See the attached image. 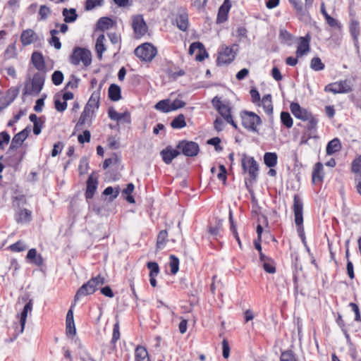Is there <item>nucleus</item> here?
Returning a JSON list of instances; mask_svg holds the SVG:
<instances>
[{"label":"nucleus","mask_w":361,"mask_h":361,"mask_svg":"<svg viewBox=\"0 0 361 361\" xmlns=\"http://www.w3.org/2000/svg\"><path fill=\"white\" fill-rule=\"evenodd\" d=\"M104 283L105 279L100 275L92 278L78 289L75 295L74 302H77L81 297L94 293Z\"/></svg>","instance_id":"nucleus-1"},{"label":"nucleus","mask_w":361,"mask_h":361,"mask_svg":"<svg viewBox=\"0 0 361 361\" xmlns=\"http://www.w3.org/2000/svg\"><path fill=\"white\" fill-rule=\"evenodd\" d=\"M243 126L251 132H257V127L261 125L260 117L252 111H244L241 113Z\"/></svg>","instance_id":"nucleus-2"},{"label":"nucleus","mask_w":361,"mask_h":361,"mask_svg":"<svg viewBox=\"0 0 361 361\" xmlns=\"http://www.w3.org/2000/svg\"><path fill=\"white\" fill-rule=\"evenodd\" d=\"M293 212L295 216V223L298 226V232L299 235L303 238L304 237V228L303 224V204L298 195L294 196L293 202Z\"/></svg>","instance_id":"nucleus-3"},{"label":"nucleus","mask_w":361,"mask_h":361,"mask_svg":"<svg viewBox=\"0 0 361 361\" xmlns=\"http://www.w3.org/2000/svg\"><path fill=\"white\" fill-rule=\"evenodd\" d=\"M92 55L89 50L77 47L74 49L71 56V63L74 65H79L80 63L85 67L90 65Z\"/></svg>","instance_id":"nucleus-4"},{"label":"nucleus","mask_w":361,"mask_h":361,"mask_svg":"<svg viewBox=\"0 0 361 361\" xmlns=\"http://www.w3.org/2000/svg\"><path fill=\"white\" fill-rule=\"evenodd\" d=\"M157 54V48L150 43H144L135 49V54L143 61H152Z\"/></svg>","instance_id":"nucleus-5"},{"label":"nucleus","mask_w":361,"mask_h":361,"mask_svg":"<svg viewBox=\"0 0 361 361\" xmlns=\"http://www.w3.org/2000/svg\"><path fill=\"white\" fill-rule=\"evenodd\" d=\"M237 47L235 44L232 47L222 46L219 51L217 63L224 65L231 63L235 58Z\"/></svg>","instance_id":"nucleus-6"},{"label":"nucleus","mask_w":361,"mask_h":361,"mask_svg":"<svg viewBox=\"0 0 361 361\" xmlns=\"http://www.w3.org/2000/svg\"><path fill=\"white\" fill-rule=\"evenodd\" d=\"M212 104L224 120L227 123H231L235 128H237V125L233 121L232 116L231 115V109L228 105L222 103L220 99L217 97H215L212 99Z\"/></svg>","instance_id":"nucleus-7"},{"label":"nucleus","mask_w":361,"mask_h":361,"mask_svg":"<svg viewBox=\"0 0 361 361\" xmlns=\"http://www.w3.org/2000/svg\"><path fill=\"white\" fill-rule=\"evenodd\" d=\"M324 91L334 94L348 93L352 91V87L350 81L344 80L329 84L325 87Z\"/></svg>","instance_id":"nucleus-8"},{"label":"nucleus","mask_w":361,"mask_h":361,"mask_svg":"<svg viewBox=\"0 0 361 361\" xmlns=\"http://www.w3.org/2000/svg\"><path fill=\"white\" fill-rule=\"evenodd\" d=\"M44 82V78L42 75L40 73L35 74L32 79L30 86L28 85L25 86L24 94H38L42 90Z\"/></svg>","instance_id":"nucleus-9"},{"label":"nucleus","mask_w":361,"mask_h":361,"mask_svg":"<svg viewBox=\"0 0 361 361\" xmlns=\"http://www.w3.org/2000/svg\"><path fill=\"white\" fill-rule=\"evenodd\" d=\"M242 166L245 172H248L251 179H256L258 171V164L253 157H245L242 159Z\"/></svg>","instance_id":"nucleus-10"},{"label":"nucleus","mask_w":361,"mask_h":361,"mask_svg":"<svg viewBox=\"0 0 361 361\" xmlns=\"http://www.w3.org/2000/svg\"><path fill=\"white\" fill-rule=\"evenodd\" d=\"M177 148L187 157H194L198 154L199 145L195 142L183 140L178 143Z\"/></svg>","instance_id":"nucleus-11"},{"label":"nucleus","mask_w":361,"mask_h":361,"mask_svg":"<svg viewBox=\"0 0 361 361\" xmlns=\"http://www.w3.org/2000/svg\"><path fill=\"white\" fill-rule=\"evenodd\" d=\"M351 170L355 174V188L357 192L361 195V156L353 160Z\"/></svg>","instance_id":"nucleus-12"},{"label":"nucleus","mask_w":361,"mask_h":361,"mask_svg":"<svg viewBox=\"0 0 361 361\" xmlns=\"http://www.w3.org/2000/svg\"><path fill=\"white\" fill-rule=\"evenodd\" d=\"M133 27L135 33L141 37L146 34L147 32V26L143 18L140 15H137L133 18Z\"/></svg>","instance_id":"nucleus-13"},{"label":"nucleus","mask_w":361,"mask_h":361,"mask_svg":"<svg viewBox=\"0 0 361 361\" xmlns=\"http://www.w3.org/2000/svg\"><path fill=\"white\" fill-rule=\"evenodd\" d=\"M30 133L29 127L25 128L24 130L20 131L14 135L12 139L9 150H13L20 147L23 142L26 140Z\"/></svg>","instance_id":"nucleus-14"},{"label":"nucleus","mask_w":361,"mask_h":361,"mask_svg":"<svg viewBox=\"0 0 361 361\" xmlns=\"http://www.w3.org/2000/svg\"><path fill=\"white\" fill-rule=\"evenodd\" d=\"M291 113L293 116L302 121H306L312 114L309 112L307 109L302 108L299 104L293 102L290 105Z\"/></svg>","instance_id":"nucleus-15"},{"label":"nucleus","mask_w":361,"mask_h":361,"mask_svg":"<svg viewBox=\"0 0 361 361\" xmlns=\"http://www.w3.org/2000/svg\"><path fill=\"white\" fill-rule=\"evenodd\" d=\"M310 35L305 37H299V43L296 50V56L298 58L302 57L310 51Z\"/></svg>","instance_id":"nucleus-16"},{"label":"nucleus","mask_w":361,"mask_h":361,"mask_svg":"<svg viewBox=\"0 0 361 361\" xmlns=\"http://www.w3.org/2000/svg\"><path fill=\"white\" fill-rule=\"evenodd\" d=\"M196 51L198 53L195 56V59L198 61H202L208 56L203 44L199 42L192 43L189 47L188 52L190 55H192Z\"/></svg>","instance_id":"nucleus-17"},{"label":"nucleus","mask_w":361,"mask_h":361,"mask_svg":"<svg viewBox=\"0 0 361 361\" xmlns=\"http://www.w3.org/2000/svg\"><path fill=\"white\" fill-rule=\"evenodd\" d=\"M101 85L98 88V90L94 91L85 108L92 111V112L95 113L96 110H97L99 107V100H100V94H101Z\"/></svg>","instance_id":"nucleus-18"},{"label":"nucleus","mask_w":361,"mask_h":361,"mask_svg":"<svg viewBox=\"0 0 361 361\" xmlns=\"http://www.w3.org/2000/svg\"><path fill=\"white\" fill-rule=\"evenodd\" d=\"M39 40L37 33L31 29L23 30L20 35V41L23 46L30 45Z\"/></svg>","instance_id":"nucleus-19"},{"label":"nucleus","mask_w":361,"mask_h":361,"mask_svg":"<svg viewBox=\"0 0 361 361\" xmlns=\"http://www.w3.org/2000/svg\"><path fill=\"white\" fill-rule=\"evenodd\" d=\"M98 185L97 177L93 173L91 174L87 181V190L85 196L87 199H91L93 197Z\"/></svg>","instance_id":"nucleus-20"},{"label":"nucleus","mask_w":361,"mask_h":361,"mask_svg":"<svg viewBox=\"0 0 361 361\" xmlns=\"http://www.w3.org/2000/svg\"><path fill=\"white\" fill-rule=\"evenodd\" d=\"M179 154L180 152L178 150L173 149L171 147H167L160 152L163 161L166 164H171L173 159L177 157Z\"/></svg>","instance_id":"nucleus-21"},{"label":"nucleus","mask_w":361,"mask_h":361,"mask_svg":"<svg viewBox=\"0 0 361 361\" xmlns=\"http://www.w3.org/2000/svg\"><path fill=\"white\" fill-rule=\"evenodd\" d=\"M231 4L229 0H224V4L220 6L216 22L218 23H222L225 22L228 18V14L231 8Z\"/></svg>","instance_id":"nucleus-22"},{"label":"nucleus","mask_w":361,"mask_h":361,"mask_svg":"<svg viewBox=\"0 0 361 361\" xmlns=\"http://www.w3.org/2000/svg\"><path fill=\"white\" fill-rule=\"evenodd\" d=\"M109 117L114 121H124L128 123L130 122V116L128 111L124 113H118L114 108H110L108 111Z\"/></svg>","instance_id":"nucleus-23"},{"label":"nucleus","mask_w":361,"mask_h":361,"mask_svg":"<svg viewBox=\"0 0 361 361\" xmlns=\"http://www.w3.org/2000/svg\"><path fill=\"white\" fill-rule=\"evenodd\" d=\"M260 262L263 268L267 273L274 274L276 272L274 263L269 257L265 256L262 252L260 253Z\"/></svg>","instance_id":"nucleus-24"},{"label":"nucleus","mask_w":361,"mask_h":361,"mask_svg":"<svg viewBox=\"0 0 361 361\" xmlns=\"http://www.w3.org/2000/svg\"><path fill=\"white\" fill-rule=\"evenodd\" d=\"M32 310V302L30 300L23 308V312L20 313V331L19 334H22L25 329L27 314L31 312Z\"/></svg>","instance_id":"nucleus-25"},{"label":"nucleus","mask_w":361,"mask_h":361,"mask_svg":"<svg viewBox=\"0 0 361 361\" xmlns=\"http://www.w3.org/2000/svg\"><path fill=\"white\" fill-rule=\"evenodd\" d=\"M176 23L178 27L183 31H185L188 27V16L185 11L179 12L176 16Z\"/></svg>","instance_id":"nucleus-26"},{"label":"nucleus","mask_w":361,"mask_h":361,"mask_svg":"<svg viewBox=\"0 0 361 361\" xmlns=\"http://www.w3.org/2000/svg\"><path fill=\"white\" fill-rule=\"evenodd\" d=\"M105 41L106 37L104 34L99 35L96 40L95 49L99 59H102V54L106 51Z\"/></svg>","instance_id":"nucleus-27"},{"label":"nucleus","mask_w":361,"mask_h":361,"mask_svg":"<svg viewBox=\"0 0 361 361\" xmlns=\"http://www.w3.org/2000/svg\"><path fill=\"white\" fill-rule=\"evenodd\" d=\"M94 116V113L86 108L84 109L82 112L79 120L77 123V126H83L85 123H90L92 118Z\"/></svg>","instance_id":"nucleus-28"},{"label":"nucleus","mask_w":361,"mask_h":361,"mask_svg":"<svg viewBox=\"0 0 361 361\" xmlns=\"http://www.w3.org/2000/svg\"><path fill=\"white\" fill-rule=\"evenodd\" d=\"M323 165L322 163L318 162L315 164L312 171V182L314 184L321 183L323 180Z\"/></svg>","instance_id":"nucleus-29"},{"label":"nucleus","mask_w":361,"mask_h":361,"mask_svg":"<svg viewBox=\"0 0 361 361\" xmlns=\"http://www.w3.org/2000/svg\"><path fill=\"white\" fill-rule=\"evenodd\" d=\"M135 361H150L147 349L141 345H138L135 351Z\"/></svg>","instance_id":"nucleus-30"},{"label":"nucleus","mask_w":361,"mask_h":361,"mask_svg":"<svg viewBox=\"0 0 361 361\" xmlns=\"http://www.w3.org/2000/svg\"><path fill=\"white\" fill-rule=\"evenodd\" d=\"M260 106L262 105L264 111L267 114H271L273 112V105H272V101H271V94H266L264 95L262 100L259 102Z\"/></svg>","instance_id":"nucleus-31"},{"label":"nucleus","mask_w":361,"mask_h":361,"mask_svg":"<svg viewBox=\"0 0 361 361\" xmlns=\"http://www.w3.org/2000/svg\"><path fill=\"white\" fill-rule=\"evenodd\" d=\"M341 149V144L340 140L338 138H334L327 144L326 151L327 154L331 155L340 151Z\"/></svg>","instance_id":"nucleus-32"},{"label":"nucleus","mask_w":361,"mask_h":361,"mask_svg":"<svg viewBox=\"0 0 361 361\" xmlns=\"http://www.w3.org/2000/svg\"><path fill=\"white\" fill-rule=\"evenodd\" d=\"M62 14L66 23H73L78 18V14L75 8H63Z\"/></svg>","instance_id":"nucleus-33"},{"label":"nucleus","mask_w":361,"mask_h":361,"mask_svg":"<svg viewBox=\"0 0 361 361\" xmlns=\"http://www.w3.org/2000/svg\"><path fill=\"white\" fill-rule=\"evenodd\" d=\"M278 157L275 152H266L264 155V161L267 166L271 168L277 164Z\"/></svg>","instance_id":"nucleus-34"},{"label":"nucleus","mask_w":361,"mask_h":361,"mask_svg":"<svg viewBox=\"0 0 361 361\" xmlns=\"http://www.w3.org/2000/svg\"><path fill=\"white\" fill-rule=\"evenodd\" d=\"M109 97L111 100L116 102L121 99V88L115 84H112L109 87Z\"/></svg>","instance_id":"nucleus-35"},{"label":"nucleus","mask_w":361,"mask_h":361,"mask_svg":"<svg viewBox=\"0 0 361 361\" xmlns=\"http://www.w3.org/2000/svg\"><path fill=\"white\" fill-rule=\"evenodd\" d=\"M154 108L161 112L168 113L172 111L171 109V101L170 99H163L157 102Z\"/></svg>","instance_id":"nucleus-36"},{"label":"nucleus","mask_w":361,"mask_h":361,"mask_svg":"<svg viewBox=\"0 0 361 361\" xmlns=\"http://www.w3.org/2000/svg\"><path fill=\"white\" fill-rule=\"evenodd\" d=\"M32 61L35 67L38 69L41 70L44 68V59L42 57V55L39 52H34L32 54Z\"/></svg>","instance_id":"nucleus-37"},{"label":"nucleus","mask_w":361,"mask_h":361,"mask_svg":"<svg viewBox=\"0 0 361 361\" xmlns=\"http://www.w3.org/2000/svg\"><path fill=\"white\" fill-rule=\"evenodd\" d=\"M350 32L354 39V41L357 42L358 37L360 35V24L359 22L353 20H351L349 26Z\"/></svg>","instance_id":"nucleus-38"},{"label":"nucleus","mask_w":361,"mask_h":361,"mask_svg":"<svg viewBox=\"0 0 361 361\" xmlns=\"http://www.w3.org/2000/svg\"><path fill=\"white\" fill-rule=\"evenodd\" d=\"M305 121L307 122V125L305 126V128L307 130L306 132L312 133L315 135L318 120L315 118L314 116L312 115Z\"/></svg>","instance_id":"nucleus-39"},{"label":"nucleus","mask_w":361,"mask_h":361,"mask_svg":"<svg viewBox=\"0 0 361 361\" xmlns=\"http://www.w3.org/2000/svg\"><path fill=\"white\" fill-rule=\"evenodd\" d=\"M168 233L166 230L161 231L157 236V248L161 250L165 246L167 242Z\"/></svg>","instance_id":"nucleus-40"},{"label":"nucleus","mask_w":361,"mask_h":361,"mask_svg":"<svg viewBox=\"0 0 361 361\" xmlns=\"http://www.w3.org/2000/svg\"><path fill=\"white\" fill-rule=\"evenodd\" d=\"M113 20L107 17H103L99 18L97 22V27L101 30H108L109 27H112Z\"/></svg>","instance_id":"nucleus-41"},{"label":"nucleus","mask_w":361,"mask_h":361,"mask_svg":"<svg viewBox=\"0 0 361 361\" xmlns=\"http://www.w3.org/2000/svg\"><path fill=\"white\" fill-rule=\"evenodd\" d=\"M171 126L173 128H183L186 126L185 121V116L183 114H179L176 117L171 123Z\"/></svg>","instance_id":"nucleus-42"},{"label":"nucleus","mask_w":361,"mask_h":361,"mask_svg":"<svg viewBox=\"0 0 361 361\" xmlns=\"http://www.w3.org/2000/svg\"><path fill=\"white\" fill-rule=\"evenodd\" d=\"M27 259L32 260L34 263L37 265H40L42 263V259L40 256H37L36 249H30L27 254Z\"/></svg>","instance_id":"nucleus-43"},{"label":"nucleus","mask_w":361,"mask_h":361,"mask_svg":"<svg viewBox=\"0 0 361 361\" xmlns=\"http://www.w3.org/2000/svg\"><path fill=\"white\" fill-rule=\"evenodd\" d=\"M169 267L172 274H176L179 270V259L175 255H171Z\"/></svg>","instance_id":"nucleus-44"},{"label":"nucleus","mask_w":361,"mask_h":361,"mask_svg":"<svg viewBox=\"0 0 361 361\" xmlns=\"http://www.w3.org/2000/svg\"><path fill=\"white\" fill-rule=\"evenodd\" d=\"M310 67L314 71H319L324 68V64L319 57H314L311 60Z\"/></svg>","instance_id":"nucleus-45"},{"label":"nucleus","mask_w":361,"mask_h":361,"mask_svg":"<svg viewBox=\"0 0 361 361\" xmlns=\"http://www.w3.org/2000/svg\"><path fill=\"white\" fill-rule=\"evenodd\" d=\"M281 120L282 123L288 128H290L293 126V119L288 112H281Z\"/></svg>","instance_id":"nucleus-46"},{"label":"nucleus","mask_w":361,"mask_h":361,"mask_svg":"<svg viewBox=\"0 0 361 361\" xmlns=\"http://www.w3.org/2000/svg\"><path fill=\"white\" fill-rule=\"evenodd\" d=\"M16 48L14 44H9L4 51V57L6 59H10L16 56Z\"/></svg>","instance_id":"nucleus-47"},{"label":"nucleus","mask_w":361,"mask_h":361,"mask_svg":"<svg viewBox=\"0 0 361 361\" xmlns=\"http://www.w3.org/2000/svg\"><path fill=\"white\" fill-rule=\"evenodd\" d=\"M51 80L55 85H59L63 80V74L60 71H56L51 75Z\"/></svg>","instance_id":"nucleus-48"},{"label":"nucleus","mask_w":361,"mask_h":361,"mask_svg":"<svg viewBox=\"0 0 361 361\" xmlns=\"http://www.w3.org/2000/svg\"><path fill=\"white\" fill-rule=\"evenodd\" d=\"M290 2L293 4L297 13L301 16H305V10L303 8L302 3L298 0H290Z\"/></svg>","instance_id":"nucleus-49"},{"label":"nucleus","mask_w":361,"mask_h":361,"mask_svg":"<svg viewBox=\"0 0 361 361\" xmlns=\"http://www.w3.org/2000/svg\"><path fill=\"white\" fill-rule=\"evenodd\" d=\"M27 246L23 241H18L16 243L10 245L9 248L13 252H21L26 250Z\"/></svg>","instance_id":"nucleus-50"},{"label":"nucleus","mask_w":361,"mask_h":361,"mask_svg":"<svg viewBox=\"0 0 361 361\" xmlns=\"http://www.w3.org/2000/svg\"><path fill=\"white\" fill-rule=\"evenodd\" d=\"M10 141V135L8 133L4 131L0 133V148L4 149L5 145H8Z\"/></svg>","instance_id":"nucleus-51"},{"label":"nucleus","mask_w":361,"mask_h":361,"mask_svg":"<svg viewBox=\"0 0 361 361\" xmlns=\"http://www.w3.org/2000/svg\"><path fill=\"white\" fill-rule=\"evenodd\" d=\"M281 361H297V359L292 351H286L281 353Z\"/></svg>","instance_id":"nucleus-52"},{"label":"nucleus","mask_w":361,"mask_h":361,"mask_svg":"<svg viewBox=\"0 0 361 361\" xmlns=\"http://www.w3.org/2000/svg\"><path fill=\"white\" fill-rule=\"evenodd\" d=\"M120 192L119 188H112V187H107L103 192V194L104 195H112V199H115L118 197Z\"/></svg>","instance_id":"nucleus-53"},{"label":"nucleus","mask_w":361,"mask_h":361,"mask_svg":"<svg viewBox=\"0 0 361 361\" xmlns=\"http://www.w3.org/2000/svg\"><path fill=\"white\" fill-rule=\"evenodd\" d=\"M147 268L150 270L149 275L157 276L159 272V267L157 262H149L147 263Z\"/></svg>","instance_id":"nucleus-54"},{"label":"nucleus","mask_w":361,"mask_h":361,"mask_svg":"<svg viewBox=\"0 0 361 361\" xmlns=\"http://www.w3.org/2000/svg\"><path fill=\"white\" fill-rule=\"evenodd\" d=\"M51 13V10L49 7L43 5L40 6L39 15L41 20H46Z\"/></svg>","instance_id":"nucleus-55"},{"label":"nucleus","mask_w":361,"mask_h":361,"mask_svg":"<svg viewBox=\"0 0 361 361\" xmlns=\"http://www.w3.org/2000/svg\"><path fill=\"white\" fill-rule=\"evenodd\" d=\"M90 132L87 130L83 131L82 134L78 136V140L80 143L89 142L90 141Z\"/></svg>","instance_id":"nucleus-56"},{"label":"nucleus","mask_w":361,"mask_h":361,"mask_svg":"<svg viewBox=\"0 0 361 361\" xmlns=\"http://www.w3.org/2000/svg\"><path fill=\"white\" fill-rule=\"evenodd\" d=\"M103 0H86L85 8L86 10H92L97 6H101Z\"/></svg>","instance_id":"nucleus-57"},{"label":"nucleus","mask_w":361,"mask_h":361,"mask_svg":"<svg viewBox=\"0 0 361 361\" xmlns=\"http://www.w3.org/2000/svg\"><path fill=\"white\" fill-rule=\"evenodd\" d=\"M280 38L286 43H290L292 40V35L286 30H281L279 33Z\"/></svg>","instance_id":"nucleus-58"},{"label":"nucleus","mask_w":361,"mask_h":361,"mask_svg":"<svg viewBox=\"0 0 361 361\" xmlns=\"http://www.w3.org/2000/svg\"><path fill=\"white\" fill-rule=\"evenodd\" d=\"M222 227V223L221 221H218V223L215 226H210L209 228V232L211 235L216 236L219 234L220 230Z\"/></svg>","instance_id":"nucleus-59"},{"label":"nucleus","mask_w":361,"mask_h":361,"mask_svg":"<svg viewBox=\"0 0 361 361\" xmlns=\"http://www.w3.org/2000/svg\"><path fill=\"white\" fill-rule=\"evenodd\" d=\"M222 354H223V357L225 359H227L230 355L229 344H228V342L226 339H224L222 341Z\"/></svg>","instance_id":"nucleus-60"},{"label":"nucleus","mask_w":361,"mask_h":361,"mask_svg":"<svg viewBox=\"0 0 361 361\" xmlns=\"http://www.w3.org/2000/svg\"><path fill=\"white\" fill-rule=\"evenodd\" d=\"M66 334L67 336H73L76 334V329L74 322H66Z\"/></svg>","instance_id":"nucleus-61"},{"label":"nucleus","mask_w":361,"mask_h":361,"mask_svg":"<svg viewBox=\"0 0 361 361\" xmlns=\"http://www.w3.org/2000/svg\"><path fill=\"white\" fill-rule=\"evenodd\" d=\"M185 105V103L180 99H175L173 102H171V111H175L178 109L183 108Z\"/></svg>","instance_id":"nucleus-62"},{"label":"nucleus","mask_w":361,"mask_h":361,"mask_svg":"<svg viewBox=\"0 0 361 361\" xmlns=\"http://www.w3.org/2000/svg\"><path fill=\"white\" fill-rule=\"evenodd\" d=\"M226 169L224 165L219 166V172L217 174V178L222 180L224 183L226 181Z\"/></svg>","instance_id":"nucleus-63"},{"label":"nucleus","mask_w":361,"mask_h":361,"mask_svg":"<svg viewBox=\"0 0 361 361\" xmlns=\"http://www.w3.org/2000/svg\"><path fill=\"white\" fill-rule=\"evenodd\" d=\"M55 108L58 111L62 112L66 109L67 103L65 101L61 102L59 99H56L55 100Z\"/></svg>","instance_id":"nucleus-64"}]
</instances>
